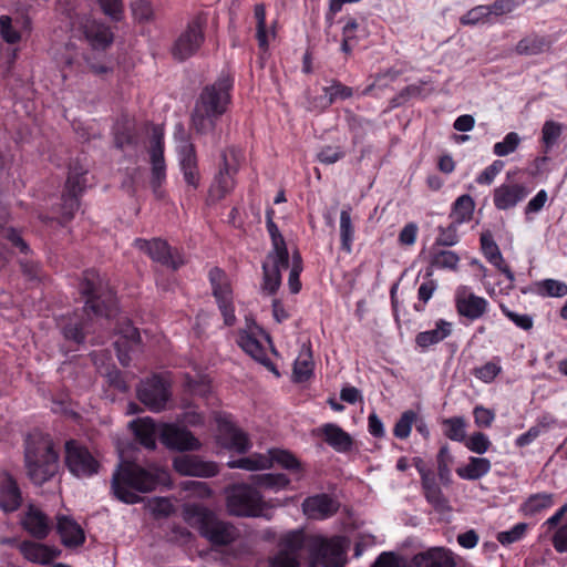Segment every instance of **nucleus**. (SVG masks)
I'll return each instance as SVG.
<instances>
[{"mask_svg": "<svg viewBox=\"0 0 567 567\" xmlns=\"http://www.w3.org/2000/svg\"><path fill=\"white\" fill-rule=\"evenodd\" d=\"M79 292L84 301L81 309L62 317L58 327L64 340L78 351L85 343L86 337L94 332L99 319H110L117 311L114 291L107 287L94 270H86L79 285Z\"/></svg>", "mask_w": 567, "mask_h": 567, "instance_id": "nucleus-1", "label": "nucleus"}, {"mask_svg": "<svg viewBox=\"0 0 567 567\" xmlns=\"http://www.w3.org/2000/svg\"><path fill=\"white\" fill-rule=\"evenodd\" d=\"M233 85V78L221 73L213 84L202 89L190 112V128L197 135H210L214 145L220 141L218 123L231 102Z\"/></svg>", "mask_w": 567, "mask_h": 567, "instance_id": "nucleus-2", "label": "nucleus"}, {"mask_svg": "<svg viewBox=\"0 0 567 567\" xmlns=\"http://www.w3.org/2000/svg\"><path fill=\"white\" fill-rule=\"evenodd\" d=\"M167 481L168 474L159 467L145 468L136 462L125 461L114 471L111 488L116 499L132 505L141 501L135 492H152Z\"/></svg>", "mask_w": 567, "mask_h": 567, "instance_id": "nucleus-3", "label": "nucleus"}, {"mask_svg": "<svg viewBox=\"0 0 567 567\" xmlns=\"http://www.w3.org/2000/svg\"><path fill=\"white\" fill-rule=\"evenodd\" d=\"M59 455L51 442L28 435L24 440V462L28 476L35 485L50 481L58 472Z\"/></svg>", "mask_w": 567, "mask_h": 567, "instance_id": "nucleus-4", "label": "nucleus"}, {"mask_svg": "<svg viewBox=\"0 0 567 567\" xmlns=\"http://www.w3.org/2000/svg\"><path fill=\"white\" fill-rule=\"evenodd\" d=\"M192 517L200 536L214 547L229 546L238 537V530L231 523L219 519L206 507L195 506L192 509Z\"/></svg>", "mask_w": 567, "mask_h": 567, "instance_id": "nucleus-5", "label": "nucleus"}, {"mask_svg": "<svg viewBox=\"0 0 567 567\" xmlns=\"http://www.w3.org/2000/svg\"><path fill=\"white\" fill-rule=\"evenodd\" d=\"M267 503L260 492L246 483L233 484L226 488V508L236 517H260Z\"/></svg>", "mask_w": 567, "mask_h": 567, "instance_id": "nucleus-6", "label": "nucleus"}, {"mask_svg": "<svg viewBox=\"0 0 567 567\" xmlns=\"http://www.w3.org/2000/svg\"><path fill=\"white\" fill-rule=\"evenodd\" d=\"M347 550L348 540L343 536H315L308 547L309 567H344Z\"/></svg>", "mask_w": 567, "mask_h": 567, "instance_id": "nucleus-7", "label": "nucleus"}, {"mask_svg": "<svg viewBox=\"0 0 567 567\" xmlns=\"http://www.w3.org/2000/svg\"><path fill=\"white\" fill-rule=\"evenodd\" d=\"M207 19L204 13L196 14L187 22L186 28L178 34L171 48L174 60L184 62L194 56L205 42Z\"/></svg>", "mask_w": 567, "mask_h": 567, "instance_id": "nucleus-8", "label": "nucleus"}, {"mask_svg": "<svg viewBox=\"0 0 567 567\" xmlns=\"http://www.w3.org/2000/svg\"><path fill=\"white\" fill-rule=\"evenodd\" d=\"M176 130L175 137L179 142L176 147L179 168L186 185L196 190L202 179L196 147L185 133L183 124H178Z\"/></svg>", "mask_w": 567, "mask_h": 567, "instance_id": "nucleus-9", "label": "nucleus"}, {"mask_svg": "<svg viewBox=\"0 0 567 567\" xmlns=\"http://www.w3.org/2000/svg\"><path fill=\"white\" fill-rule=\"evenodd\" d=\"M65 466L75 477H91L100 471L101 463L91 451L76 440H69L64 444Z\"/></svg>", "mask_w": 567, "mask_h": 567, "instance_id": "nucleus-10", "label": "nucleus"}, {"mask_svg": "<svg viewBox=\"0 0 567 567\" xmlns=\"http://www.w3.org/2000/svg\"><path fill=\"white\" fill-rule=\"evenodd\" d=\"M305 545L306 535L302 529L286 533L278 542L277 553L269 558V567H300Z\"/></svg>", "mask_w": 567, "mask_h": 567, "instance_id": "nucleus-11", "label": "nucleus"}, {"mask_svg": "<svg viewBox=\"0 0 567 567\" xmlns=\"http://www.w3.org/2000/svg\"><path fill=\"white\" fill-rule=\"evenodd\" d=\"M136 393L141 403L156 413L166 409L172 396L169 383L158 374L141 381Z\"/></svg>", "mask_w": 567, "mask_h": 567, "instance_id": "nucleus-12", "label": "nucleus"}, {"mask_svg": "<svg viewBox=\"0 0 567 567\" xmlns=\"http://www.w3.org/2000/svg\"><path fill=\"white\" fill-rule=\"evenodd\" d=\"M150 161L152 165L151 187L157 199L165 197L162 188L166 179V163L164 158V132L159 126H154L151 136V146L148 150Z\"/></svg>", "mask_w": 567, "mask_h": 567, "instance_id": "nucleus-13", "label": "nucleus"}, {"mask_svg": "<svg viewBox=\"0 0 567 567\" xmlns=\"http://www.w3.org/2000/svg\"><path fill=\"white\" fill-rule=\"evenodd\" d=\"M135 246L148 255L152 260L172 270H177L185 264V259L179 251L173 249L167 241L161 238H154L152 240L137 238Z\"/></svg>", "mask_w": 567, "mask_h": 567, "instance_id": "nucleus-14", "label": "nucleus"}, {"mask_svg": "<svg viewBox=\"0 0 567 567\" xmlns=\"http://www.w3.org/2000/svg\"><path fill=\"white\" fill-rule=\"evenodd\" d=\"M161 442L168 449L179 452L197 451L200 442L185 426L165 424L159 431Z\"/></svg>", "mask_w": 567, "mask_h": 567, "instance_id": "nucleus-15", "label": "nucleus"}, {"mask_svg": "<svg viewBox=\"0 0 567 567\" xmlns=\"http://www.w3.org/2000/svg\"><path fill=\"white\" fill-rule=\"evenodd\" d=\"M173 468L183 476L213 477L218 474V465L215 462L204 461L190 454L174 457Z\"/></svg>", "mask_w": 567, "mask_h": 567, "instance_id": "nucleus-16", "label": "nucleus"}, {"mask_svg": "<svg viewBox=\"0 0 567 567\" xmlns=\"http://www.w3.org/2000/svg\"><path fill=\"white\" fill-rule=\"evenodd\" d=\"M217 440L225 449L240 454L246 453L251 447L247 434L227 419L218 420Z\"/></svg>", "mask_w": 567, "mask_h": 567, "instance_id": "nucleus-17", "label": "nucleus"}, {"mask_svg": "<svg viewBox=\"0 0 567 567\" xmlns=\"http://www.w3.org/2000/svg\"><path fill=\"white\" fill-rule=\"evenodd\" d=\"M488 302L485 298L468 292L466 287L457 289L455 295V308L461 317L471 321L477 320L487 311Z\"/></svg>", "mask_w": 567, "mask_h": 567, "instance_id": "nucleus-18", "label": "nucleus"}, {"mask_svg": "<svg viewBox=\"0 0 567 567\" xmlns=\"http://www.w3.org/2000/svg\"><path fill=\"white\" fill-rule=\"evenodd\" d=\"M80 31L91 48L96 51H105L114 41V34L109 25L94 19H85Z\"/></svg>", "mask_w": 567, "mask_h": 567, "instance_id": "nucleus-19", "label": "nucleus"}, {"mask_svg": "<svg viewBox=\"0 0 567 567\" xmlns=\"http://www.w3.org/2000/svg\"><path fill=\"white\" fill-rule=\"evenodd\" d=\"M0 238L6 241V245H0V270L3 269L8 262L7 252L21 254L29 256L32 254L30 245L22 236V230L6 226L0 228Z\"/></svg>", "mask_w": 567, "mask_h": 567, "instance_id": "nucleus-20", "label": "nucleus"}, {"mask_svg": "<svg viewBox=\"0 0 567 567\" xmlns=\"http://www.w3.org/2000/svg\"><path fill=\"white\" fill-rule=\"evenodd\" d=\"M453 553L445 547H431L409 559V567H455Z\"/></svg>", "mask_w": 567, "mask_h": 567, "instance_id": "nucleus-21", "label": "nucleus"}, {"mask_svg": "<svg viewBox=\"0 0 567 567\" xmlns=\"http://www.w3.org/2000/svg\"><path fill=\"white\" fill-rule=\"evenodd\" d=\"M21 526L38 540L45 539L52 529L48 515L33 504H30L24 512Z\"/></svg>", "mask_w": 567, "mask_h": 567, "instance_id": "nucleus-22", "label": "nucleus"}, {"mask_svg": "<svg viewBox=\"0 0 567 567\" xmlns=\"http://www.w3.org/2000/svg\"><path fill=\"white\" fill-rule=\"evenodd\" d=\"M323 441L338 453H350L354 447L353 437L336 423H326L315 430Z\"/></svg>", "mask_w": 567, "mask_h": 567, "instance_id": "nucleus-23", "label": "nucleus"}, {"mask_svg": "<svg viewBox=\"0 0 567 567\" xmlns=\"http://www.w3.org/2000/svg\"><path fill=\"white\" fill-rule=\"evenodd\" d=\"M23 501L21 488L17 480L8 472L0 476V509L3 513H13L19 509Z\"/></svg>", "mask_w": 567, "mask_h": 567, "instance_id": "nucleus-24", "label": "nucleus"}, {"mask_svg": "<svg viewBox=\"0 0 567 567\" xmlns=\"http://www.w3.org/2000/svg\"><path fill=\"white\" fill-rule=\"evenodd\" d=\"M19 550L25 559L40 565H50L62 554V550L54 546L32 540L21 542Z\"/></svg>", "mask_w": 567, "mask_h": 567, "instance_id": "nucleus-25", "label": "nucleus"}, {"mask_svg": "<svg viewBox=\"0 0 567 567\" xmlns=\"http://www.w3.org/2000/svg\"><path fill=\"white\" fill-rule=\"evenodd\" d=\"M529 190L523 184H502L493 193L494 205L499 210H507L522 202Z\"/></svg>", "mask_w": 567, "mask_h": 567, "instance_id": "nucleus-26", "label": "nucleus"}, {"mask_svg": "<svg viewBox=\"0 0 567 567\" xmlns=\"http://www.w3.org/2000/svg\"><path fill=\"white\" fill-rule=\"evenodd\" d=\"M55 529L66 548L82 546L85 542L83 528L70 516L58 515Z\"/></svg>", "mask_w": 567, "mask_h": 567, "instance_id": "nucleus-27", "label": "nucleus"}, {"mask_svg": "<svg viewBox=\"0 0 567 567\" xmlns=\"http://www.w3.org/2000/svg\"><path fill=\"white\" fill-rule=\"evenodd\" d=\"M221 157L223 165L220 166L218 174L215 176L208 190V200H212L213 203L225 198V196L234 188V177L227 161V156L225 153H223Z\"/></svg>", "mask_w": 567, "mask_h": 567, "instance_id": "nucleus-28", "label": "nucleus"}, {"mask_svg": "<svg viewBox=\"0 0 567 567\" xmlns=\"http://www.w3.org/2000/svg\"><path fill=\"white\" fill-rule=\"evenodd\" d=\"M323 92L324 95L313 99L315 106L320 107L321 111L328 109L337 101H344L353 96V89L336 79L330 81L329 86L323 87Z\"/></svg>", "mask_w": 567, "mask_h": 567, "instance_id": "nucleus-29", "label": "nucleus"}, {"mask_svg": "<svg viewBox=\"0 0 567 567\" xmlns=\"http://www.w3.org/2000/svg\"><path fill=\"white\" fill-rule=\"evenodd\" d=\"M130 426L141 445L147 450H155L156 436L159 435L156 423L151 417L137 419Z\"/></svg>", "mask_w": 567, "mask_h": 567, "instance_id": "nucleus-30", "label": "nucleus"}, {"mask_svg": "<svg viewBox=\"0 0 567 567\" xmlns=\"http://www.w3.org/2000/svg\"><path fill=\"white\" fill-rule=\"evenodd\" d=\"M421 487L426 502L431 504L435 511L441 512L447 507L449 501L436 481L435 473L427 474L426 477H423L421 480Z\"/></svg>", "mask_w": 567, "mask_h": 567, "instance_id": "nucleus-31", "label": "nucleus"}, {"mask_svg": "<svg viewBox=\"0 0 567 567\" xmlns=\"http://www.w3.org/2000/svg\"><path fill=\"white\" fill-rule=\"evenodd\" d=\"M302 507L305 513L309 516H316L318 514L322 517H328L337 511L331 496L324 493L307 497L303 501Z\"/></svg>", "mask_w": 567, "mask_h": 567, "instance_id": "nucleus-32", "label": "nucleus"}, {"mask_svg": "<svg viewBox=\"0 0 567 567\" xmlns=\"http://www.w3.org/2000/svg\"><path fill=\"white\" fill-rule=\"evenodd\" d=\"M452 333V324L443 319L436 321V328L433 330L422 331L415 336V343L422 349L437 344Z\"/></svg>", "mask_w": 567, "mask_h": 567, "instance_id": "nucleus-33", "label": "nucleus"}, {"mask_svg": "<svg viewBox=\"0 0 567 567\" xmlns=\"http://www.w3.org/2000/svg\"><path fill=\"white\" fill-rule=\"evenodd\" d=\"M492 464L488 458L471 456L465 466L455 470L458 477L467 481H477L491 471Z\"/></svg>", "mask_w": 567, "mask_h": 567, "instance_id": "nucleus-34", "label": "nucleus"}, {"mask_svg": "<svg viewBox=\"0 0 567 567\" xmlns=\"http://www.w3.org/2000/svg\"><path fill=\"white\" fill-rule=\"evenodd\" d=\"M213 296L218 302H228L233 300V291L227 281L226 274L218 267H214L208 274Z\"/></svg>", "mask_w": 567, "mask_h": 567, "instance_id": "nucleus-35", "label": "nucleus"}, {"mask_svg": "<svg viewBox=\"0 0 567 567\" xmlns=\"http://www.w3.org/2000/svg\"><path fill=\"white\" fill-rule=\"evenodd\" d=\"M549 48L550 41L546 37L530 33L517 42L515 51L519 55H537Z\"/></svg>", "mask_w": 567, "mask_h": 567, "instance_id": "nucleus-36", "label": "nucleus"}, {"mask_svg": "<svg viewBox=\"0 0 567 567\" xmlns=\"http://www.w3.org/2000/svg\"><path fill=\"white\" fill-rule=\"evenodd\" d=\"M87 173L79 162L70 163L64 190L82 195L87 187Z\"/></svg>", "mask_w": 567, "mask_h": 567, "instance_id": "nucleus-37", "label": "nucleus"}, {"mask_svg": "<svg viewBox=\"0 0 567 567\" xmlns=\"http://www.w3.org/2000/svg\"><path fill=\"white\" fill-rule=\"evenodd\" d=\"M268 460L270 461V467L274 463H276L292 474H297L298 477H300L303 473L301 462L289 451L272 449L269 451Z\"/></svg>", "mask_w": 567, "mask_h": 567, "instance_id": "nucleus-38", "label": "nucleus"}, {"mask_svg": "<svg viewBox=\"0 0 567 567\" xmlns=\"http://www.w3.org/2000/svg\"><path fill=\"white\" fill-rule=\"evenodd\" d=\"M250 480L256 486L272 491L284 489L290 483L288 476L282 473L254 474Z\"/></svg>", "mask_w": 567, "mask_h": 567, "instance_id": "nucleus-39", "label": "nucleus"}, {"mask_svg": "<svg viewBox=\"0 0 567 567\" xmlns=\"http://www.w3.org/2000/svg\"><path fill=\"white\" fill-rule=\"evenodd\" d=\"M474 199L468 194L461 195L453 203L450 217L461 225L463 223L471 220L474 213Z\"/></svg>", "mask_w": 567, "mask_h": 567, "instance_id": "nucleus-40", "label": "nucleus"}, {"mask_svg": "<svg viewBox=\"0 0 567 567\" xmlns=\"http://www.w3.org/2000/svg\"><path fill=\"white\" fill-rule=\"evenodd\" d=\"M454 458L450 453L447 444L440 447L436 454L437 476L442 485L450 486L452 484L451 465Z\"/></svg>", "mask_w": 567, "mask_h": 567, "instance_id": "nucleus-41", "label": "nucleus"}, {"mask_svg": "<svg viewBox=\"0 0 567 567\" xmlns=\"http://www.w3.org/2000/svg\"><path fill=\"white\" fill-rule=\"evenodd\" d=\"M554 504V494L551 493H536L532 494L522 505V511L526 515H536L542 511L551 507Z\"/></svg>", "mask_w": 567, "mask_h": 567, "instance_id": "nucleus-42", "label": "nucleus"}, {"mask_svg": "<svg viewBox=\"0 0 567 567\" xmlns=\"http://www.w3.org/2000/svg\"><path fill=\"white\" fill-rule=\"evenodd\" d=\"M351 208H344L340 213V241L341 249L346 252H351L352 243L354 239V226L350 215Z\"/></svg>", "mask_w": 567, "mask_h": 567, "instance_id": "nucleus-43", "label": "nucleus"}, {"mask_svg": "<svg viewBox=\"0 0 567 567\" xmlns=\"http://www.w3.org/2000/svg\"><path fill=\"white\" fill-rule=\"evenodd\" d=\"M443 433L451 441L464 442L466 422L463 416H452L442 420Z\"/></svg>", "mask_w": 567, "mask_h": 567, "instance_id": "nucleus-44", "label": "nucleus"}, {"mask_svg": "<svg viewBox=\"0 0 567 567\" xmlns=\"http://www.w3.org/2000/svg\"><path fill=\"white\" fill-rule=\"evenodd\" d=\"M432 275V269H426L424 277L427 278V280L422 282L417 289L419 302L413 306L414 310L417 312L424 311L425 303L432 298L434 291L437 289V282L431 278Z\"/></svg>", "mask_w": 567, "mask_h": 567, "instance_id": "nucleus-45", "label": "nucleus"}, {"mask_svg": "<svg viewBox=\"0 0 567 567\" xmlns=\"http://www.w3.org/2000/svg\"><path fill=\"white\" fill-rule=\"evenodd\" d=\"M229 468H241L247 471L265 470L270 467V461L264 455H252L228 462Z\"/></svg>", "mask_w": 567, "mask_h": 567, "instance_id": "nucleus-46", "label": "nucleus"}, {"mask_svg": "<svg viewBox=\"0 0 567 567\" xmlns=\"http://www.w3.org/2000/svg\"><path fill=\"white\" fill-rule=\"evenodd\" d=\"M262 286L261 289L268 295H275L281 285V272L277 266L269 267L267 262L262 264Z\"/></svg>", "mask_w": 567, "mask_h": 567, "instance_id": "nucleus-47", "label": "nucleus"}, {"mask_svg": "<svg viewBox=\"0 0 567 567\" xmlns=\"http://www.w3.org/2000/svg\"><path fill=\"white\" fill-rule=\"evenodd\" d=\"M536 292L542 297L561 298L567 295V284L556 279H544L536 284Z\"/></svg>", "mask_w": 567, "mask_h": 567, "instance_id": "nucleus-48", "label": "nucleus"}, {"mask_svg": "<svg viewBox=\"0 0 567 567\" xmlns=\"http://www.w3.org/2000/svg\"><path fill=\"white\" fill-rule=\"evenodd\" d=\"M481 250L485 258L493 265L502 261V252L493 238L491 230H484L481 234Z\"/></svg>", "mask_w": 567, "mask_h": 567, "instance_id": "nucleus-49", "label": "nucleus"}, {"mask_svg": "<svg viewBox=\"0 0 567 567\" xmlns=\"http://www.w3.org/2000/svg\"><path fill=\"white\" fill-rule=\"evenodd\" d=\"M458 261L460 257L456 252L451 250H435V247H432L431 266L456 270Z\"/></svg>", "mask_w": 567, "mask_h": 567, "instance_id": "nucleus-50", "label": "nucleus"}, {"mask_svg": "<svg viewBox=\"0 0 567 567\" xmlns=\"http://www.w3.org/2000/svg\"><path fill=\"white\" fill-rule=\"evenodd\" d=\"M460 224L452 220V223L446 226H439V236L435 239L433 247H452L458 243V234L457 228Z\"/></svg>", "mask_w": 567, "mask_h": 567, "instance_id": "nucleus-51", "label": "nucleus"}, {"mask_svg": "<svg viewBox=\"0 0 567 567\" xmlns=\"http://www.w3.org/2000/svg\"><path fill=\"white\" fill-rule=\"evenodd\" d=\"M255 19L257 21V40L260 49L266 51L268 49V37L266 25V9L262 3H258L254 9Z\"/></svg>", "mask_w": 567, "mask_h": 567, "instance_id": "nucleus-52", "label": "nucleus"}, {"mask_svg": "<svg viewBox=\"0 0 567 567\" xmlns=\"http://www.w3.org/2000/svg\"><path fill=\"white\" fill-rule=\"evenodd\" d=\"M238 343L240 348L256 361H259L266 354L261 342L247 332L240 336Z\"/></svg>", "mask_w": 567, "mask_h": 567, "instance_id": "nucleus-53", "label": "nucleus"}, {"mask_svg": "<svg viewBox=\"0 0 567 567\" xmlns=\"http://www.w3.org/2000/svg\"><path fill=\"white\" fill-rule=\"evenodd\" d=\"M414 421H416V413L413 410L404 411L394 424L393 435L400 440L409 437Z\"/></svg>", "mask_w": 567, "mask_h": 567, "instance_id": "nucleus-54", "label": "nucleus"}, {"mask_svg": "<svg viewBox=\"0 0 567 567\" xmlns=\"http://www.w3.org/2000/svg\"><path fill=\"white\" fill-rule=\"evenodd\" d=\"M550 422L546 416L542 417L538 423L523 434H520L516 441L515 444L518 447H524L533 443L542 433L543 430H546L549 426Z\"/></svg>", "mask_w": 567, "mask_h": 567, "instance_id": "nucleus-55", "label": "nucleus"}, {"mask_svg": "<svg viewBox=\"0 0 567 567\" xmlns=\"http://www.w3.org/2000/svg\"><path fill=\"white\" fill-rule=\"evenodd\" d=\"M491 14L488 6H476L460 18V23L462 25H475L478 22L485 21Z\"/></svg>", "mask_w": 567, "mask_h": 567, "instance_id": "nucleus-56", "label": "nucleus"}, {"mask_svg": "<svg viewBox=\"0 0 567 567\" xmlns=\"http://www.w3.org/2000/svg\"><path fill=\"white\" fill-rule=\"evenodd\" d=\"M520 137L516 132H509L506 134L502 142H497L493 146V152L497 156H506L518 147Z\"/></svg>", "mask_w": 567, "mask_h": 567, "instance_id": "nucleus-57", "label": "nucleus"}, {"mask_svg": "<svg viewBox=\"0 0 567 567\" xmlns=\"http://www.w3.org/2000/svg\"><path fill=\"white\" fill-rule=\"evenodd\" d=\"M370 567H409V560L393 551H383Z\"/></svg>", "mask_w": 567, "mask_h": 567, "instance_id": "nucleus-58", "label": "nucleus"}, {"mask_svg": "<svg viewBox=\"0 0 567 567\" xmlns=\"http://www.w3.org/2000/svg\"><path fill=\"white\" fill-rule=\"evenodd\" d=\"M464 443L471 452L480 455L487 452L492 445L488 436L483 432H474Z\"/></svg>", "mask_w": 567, "mask_h": 567, "instance_id": "nucleus-59", "label": "nucleus"}, {"mask_svg": "<svg viewBox=\"0 0 567 567\" xmlns=\"http://www.w3.org/2000/svg\"><path fill=\"white\" fill-rule=\"evenodd\" d=\"M542 140L546 147V152L550 150L561 134V125L554 121H546L542 128Z\"/></svg>", "mask_w": 567, "mask_h": 567, "instance_id": "nucleus-60", "label": "nucleus"}, {"mask_svg": "<svg viewBox=\"0 0 567 567\" xmlns=\"http://www.w3.org/2000/svg\"><path fill=\"white\" fill-rule=\"evenodd\" d=\"M80 197L70 192L64 190L62 194V217L65 221L71 220L74 217L75 212L80 208Z\"/></svg>", "mask_w": 567, "mask_h": 567, "instance_id": "nucleus-61", "label": "nucleus"}, {"mask_svg": "<svg viewBox=\"0 0 567 567\" xmlns=\"http://www.w3.org/2000/svg\"><path fill=\"white\" fill-rule=\"evenodd\" d=\"M528 525L526 523H518L509 530L499 532L496 538L504 546L511 545L520 540L524 537Z\"/></svg>", "mask_w": 567, "mask_h": 567, "instance_id": "nucleus-62", "label": "nucleus"}, {"mask_svg": "<svg viewBox=\"0 0 567 567\" xmlns=\"http://www.w3.org/2000/svg\"><path fill=\"white\" fill-rule=\"evenodd\" d=\"M0 35L9 44H16L21 39L20 32L12 27V19L9 16H0Z\"/></svg>", "mask_w": 567, "mask_h": 567, "instance_id": "nucleus-63", "label": "nucleus"}, {"mask_svg": "<svg viewBox=\"0 0 567 567\" xmlns=\"http://www.w3.org/2000/svg\"><path fill=\"white\" fill-rule=\"evenodd\" d=\"M116 331L123 339L132 344H138L141 342L138 329L134 327L132 321L128 319L118 322Z\"/></svg>", "mask_w": 567, "mask_h": 567, "instance_id": "nucleus-64", "label": "nucleus"}]
</instances>
